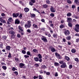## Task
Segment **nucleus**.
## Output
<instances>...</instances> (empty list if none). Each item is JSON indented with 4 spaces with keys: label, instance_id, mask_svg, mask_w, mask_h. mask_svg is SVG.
<instances>
[{
    "label": "nucleus",
    "instance_id": "4",
    "mask_svg": "<svg viewBox=\"0 0 79 79\" xmlns=\"http://www.w3.org/2000/svg\"><path fill=\"white\" fill-rule=\"evenodd\" d=\"M66 66V63L64 62L63 63V64H62L60 66V67L61 68H65Z\"/></svg>",
    "mask_w": 79,
    "mask_h": 79
},
{
    "label": "nucleus",
    "instance_id": "6",
    "mask_svg": "<svg viewBox=\"0 0 79 79\" xmlns=\"http://www.w3.org/2000/svg\"><path fill=\"white\" fill-rule=\"evenodd\" d=\"M31 22L30 21H28L27 22V25H28V27L29 28L30 27H31Z\"/></svg>",
    "mask_w": 79,
    "mask_h": 79
},
{
    "label": "nucleus",
    "instance_id": "9",
    "mask_svg": "<svg viewBox=\"0 0 79 79\" xmlns=\"http://www.w3.org/2000/svg\"><path fill=\"white\" fill-rule=\"evenodd\" d=\"M13 17L15 18H17L19 16V14L18 13H13Z\"/></svg>",
    "mask_w": 79,
    "mask_h": 79
},
{
    "label": "nucleus",
    "instance_id": "2",
    "mask_svg": "<svg viewBox=\"0 0 79 79\" xmlns=\"http://www.w3.org/2000/svg\"><path fill=\"white\" fill-rule=\"evenodd\" d=\"M75 31L77 32H79V31L78 30H79V25L78 24H77L75 25Z\"/></svg>",
    "mask_w": 79,
    "mask_h": 79
},
{
    "label": "nucleus",
    "instance_id": "42",
    "mask_svg": "<svg viewBox=\"0 0 79 79\" xmlns=\"http://www.w3.org/2000/svg\"><path fill=\"white\" fill-rule=\"evenodd\" d=\"M15 70H17V69H16V68L15 67H13L12 69V71H15Z\"/></svg>",
    "mask_w": 79,
    "mask_h": 79
},
{
    "label": "nucleus",
    "instance_id": "10",
    "mask_svg": "<svg viewBox=\"0 0 79 79\" xmlns=\"http://www.w3.org/2000/svg\"><path fill=\"white\" fill-rule=\"evenodd\" d=\"M64 33L66 35H69V31L68 30H66Z\"/></svg>",
    "mask_w": 79,
    "mask_h": 79
},
{
    "label": "nucleus",
    "instance_id": "38",
    "mask_svg": "<svg viewBox=\"0 0 79 79\" xmlns=\"http://www.w3.org/2000/svg\"><path fill=\"white\" fill-rule=\"evenodd\" d=\"M15 60L16 62H18V61H19V59L18 58H15Z\"/></svg>",
    "mask_w": 79,
    "mask_h": 79
},
{
    "label": "nucleus",
    "instance_id": "27",
    "mask_svg": "<svg viewBox=\"0 0 79 79\" xmlns=\"http://www.w3.org/2000/svg\"><path fill=\"white\" fill-rule=\"evenodd\" d=\"M33 10L34 11H37V12H38V13H39V14H40V12H39V10H37L36 9L34 8V9H33Z\"/></svg>",
    "mask_w": 79,
    "mask_h": 79
},
{
    "label": "nucleus",
    "instance_id": "37",
    "mask_svg": "<svg viewBox=\"0 0 79 79\" xmlns=\"http://www.w3.org/2000/svg\"><path fill=\"white\" fill-rule=\"evenodd\" d=\"M53 36L54 38H56V36H57V35L56 34H53Z\"/></svg>",
    "mask_w": 79,
    "mask_h": 79
},
{
    "label": "nucleus",
    "instance_id": "15",
    "mask_svg": "<svg viewBox=\"0 0 79 79\" xmlns=\"http://www.w3.org/2000/svg\"><path fill=\"white\" fill-rule=\"evenodd\" d=\"M10 48H11V47L9 46H7L6 47V49L7 50H10Z\"/></svg>",
    "mask_w": 79,
    "mask_h": 79
},
{
    "label": "nucleus",
    "instance_id": "56",
    "mask_svg": "<svg viewBox=\"0 0 79 79\" xmlns=\"http://www.w3.org/2000/svg\"><path fill=\"white\" fill-rule=\"evenodd\" d=\"M58 76V73H57V72H56L55 73V77H57V76Z\"/></svg>",
    "mask_w": 79,
    "mask_h": 79
},
{
    "label": "nucleus",
    "instance_id": "26",
    "mask_svg": "<svg viewBox=\"0 0 79 79\" xmlns=\"http://www.w3.org/2000/svg\"><path fill=\"white\" fill-rule=\"evenodd\" d=\"M31 18H34L35 16V15L34 14H31Z\"/></svg>",
    "mask_w": 79,
    "mask_h": 79
},
{
    "label": "nucleus",
    "instance_id": "28",
    "mask_svg": "<svg viewBox=\"0 0 79 79\" xmlns=\"http://www.w3.org/2000/svg\"><path fill=\"white\" fill-rule=\"evenodd\" d=\"M72 15L71 13H68L67 14V16H68L69 17H70V16H71Z\"/></svg>",
    "mask_w": 79,
    "mask_h": 79
},
{
    "label": "nucleus",
    "instance_id": "20",
    "mask_svg": "<svg viewBox=\"0 0 79 79\" xmlns=\"http://www.w3.org/2000/svg\"><path fill=\"white\" fill-rule=\"evenodd\" d=\"M34 60L35 61H39V59L37 57H35L34 58Z\"/></svg>",
    "mask_w": 79,
    "mask_h": 79
},
{
    "label": "nucleus",
    "instance_id": "63",
    "mask_svg": "<svg viewBox=\"0 0 79 79\" xmlns=\"http://www.w3.org/2000/svg\"><path fill=\"white\" fill-rule=\"evenodd\" d=\"M79 42V39L78 38L76 40V42Z\"/></svg>",
    "mask_w": 79,
    "mask_h": 79
},
{
    "label": "nucleus",
    "instance_id": "62",
    "mask_svg": "<svg viewBox=\"0 0 79 79\" xmlns=\"http://www.w3.org/2000/svg\"><path fill=\"white\" fill-rule=\"evenodd\" d=\"M25 27H26V28H27V27H28V25H27V24H26L25 25Z\"/></svg>",
    "mask_w": 79,
    "mask_h": 79
},
{
    "label": "nucleus",
    "instance_id": "54",
    "mask_svg": "<svg viewBox=\"0 0 79 79\" xmlns=\"http://www.w3.org/2000/svg\"><path fill=\"white\" fill-rule=\"evenodd\" d=\"M8 57H9V58H11V53H9Z\"/></svg>",
    "mask_w": 79,
    "mask_h": 79
},
{
    "label": "nucleus",
    "instance_id": "21",
    "mask_svg": "<svg viewBox=\"0 0 79 79\" xmlns=\"http://www.w3.org/2000/svg\"><path fill=\"white\" fill-rule=\"evenodd\" d=\"M76 49H73L71 50V52L73 53H76Z\"/></svg>",
    "mask_w": 79,
    "mask_h": 79
},
{
    "label": "nucleus",
    "instance_id": "23",
    "mask_svg": "<svg viewBox=\"0 0 79 79\" xmlns=\"http://www.w3.org/2000/svg\"><path fill=\"white\" fill-rule=\"evenodd\" d=\"M15 23L16 24H19V20H18V19H17L15 20Z\"/></svg>",
    "mask_w": 79,
    "mask_h": 79
},
{
    "label": "nucleus",
    "instance_id": "14",
    "mask_svg": "<svg viewBox=\"0 0 79 79\" xmlns=\"http://www.w3.org/2000/svg\"><path fill=\"white\" fill-rule=\"evenodd\" d=\"M74 3H76V5H79V0H74Z\"/></svg>",
    "mask_w": 79,
    "mask_h": 79
},
{
    "label": "nucleus",
    "instance_id": "55",
    "mask_svg": "<svg viewBox=\"0 0 79 79\" xmlns=\"http://www.w3.org/2000/svg\"><path fill=\"white\" fill-rule=\"evenodd\" d=\"M22 52L23 54H26V51H25L23 50L22 51Z\"/></svg>",
    "mask_w": 79,
    "mask_h": 79
},
{
    "label": "nucleus",
    "instance_id": "33",
    "mask_svg": "<svg viewBox=\"0 0 79 79\" xmlns=\"http://www.w3.org/2000/svg\"><path fill=\"white\" fill-rule=\"evenodd\" d=\"M2 68L4 70H6V66H3L2 67Z\"/></svg>",
    "mask_w": 79,
    "mask_h": 79
},
{
    "label": "nucleus",
    "instance_id": "36",
    "mask_svg": "<svg viewBox=\"0 0 79 79\" xmlns=\"http://www.w3.org/2000/svg\"><path fill=\"white\" fill-rule=\"evenodd\" d=\"M43 7L44 8H47V7H48V6L46 4H45L43 6Z\"/></svg>",
    "mask_w": 79,
    "mask_h": 79
},
{
    "label": "nucleus",
    "instance_id": "13",
    "mask_svg": "<svg viewBox=\"0 0 79 79\" xmlns=\"http://www.w3.org/2000/svg\"><path fill=\"white\" fill-rule=\"evenodd\" d=\"M33 27H34V28H36V29H38V28H39L37 25H36L35 24H33Z\"/></svg>",
    "mask_w": 79,
    "mask_h": 79
},
{
    "label": "nucleus",
    "instance_id": "17",
    "mask_svg": "<svg viewBox=\"0 0 79 79\" xmlns=\"http://www.w3.org/2000/svg\"><path fill=\"white\" fill-rule=\"evenodd\" d=\"M64 26L65 25L64 24H61V25H60V29H62V28H64Z\"/></svg>",
    "mask_w": 79,
    "mask_h": 79
},
{
    "label": "nucleus",
    "instance_id": "59",
    "mask_svg": "<svg viewBox=\"0 0 79 79\" xmlns=\"http://www.w3.org/2000/svg\"><path fill=\"white\" fill-rule=\"evenodd\" d=\"M23 17V16L21 14H20L19 16V18H21Z\"/></svg>",
    "mask_w": 79,
    "mask_h": 79
},
{
    "label": "nucleus",
    "instance_id": "58",
    "mask_svg": "<svg viewBox=\"0 0 79 79\" xmlns=\"http://www.w3.org/2000/svg\"><path fill=\"white\" fill-rule=\"evenodd\" d=\"M72 67H73V65H69V68L70 69H71V68H72Z\"/></svg>",
    "mask_w": 79,
    "mask_h": 79
},
{
    "label": "nucleus",
    "instance_id": "29",
    "mask_svg": "<svg viewBox=\"0 0 79 79\" xmlns=\"http://www.w3.org/2000/svg\"><path fill=\"white\" fill-rule=\"evenodd\" d=\"M65 59L66 60H67L68 61H69V57L66 56H65Z\"/></svg>",
    "mask_w": 79,
    "mask_h": 79
},
{
    "label": "nucleus",
    "instance_id": "40",
    "mask_svg": "<svg viewBox=\"0 0 79 79\" xmlns=\"http://www.w3.org/2000/svg\"><path fill=\"white\" fill-rule=\"evenodd\" d=\"M75 60L76 61H77V62H79V59L78 58H76L75 59Z\"/></svg>",
    "mask_w": 79,
    "mask_h": 79
},
{
    "label": "nucleus",
    "instance_id": "43",
    "mask_svg": "<svg viewBox=\"0 0 79 79\" xmlns=\"http://www.w3.org/2000/svg\"><path fill=\"white\" fill-rule=\"evenodd\" d=\"M67 3H69V4H71V3H72V2H71V1H70L69 0H68L67 1Z\"/></svg>",
    "mask_w": 79,
    "mask_h": 79
},
{
    "label": "nucleus",
    "instance_id": "57",
    "mask_svg": "<svg viewBox=\"0 0 79 79\" xmlns=\"http://www.w3.org/2000/svg\"><path fill=\"white\" fill-rule=\"evenodd\" d=\"M27 32H29V33H31V31L29 29L27 30Z\"/></svg>",
    "mask_w": 79,
    "mask_h": 79
},
{
    "label": "nucleus",
    "instance_id": "19",
    "mask_svg": "<svg viewBox=\"0 0 79 79\" xmlns=\"http://www.w3.org/2000/svg\"><path fill=\"white\" fill-rule=\"evenodd\" d=\"M13 21V19H12V18H9L8 19L7 22L8 23H10V22H11Z\"/></svg>",
    "mask_w": 79,
    "mask_h": 79
},
{
    "label": "nucleus",
    "instance_id": "16",
    "mask_svg": "<svg viewBox=\"0 0 79 79\" xmlns=\"http://www.w3.org/2000/svg\"><path fill=\"white\" fill-rule=\"evenodd\" d=\"M24 10L25 11L26 13H27V12H28V11H29V9L27 8H25Z\"/></svg>",
    "mask_w": 79,
    "mask_h": 79
},
{
    "label": "nucleus",
    "instance_id": "32",
    "mask_svg": "<svg viewBox=\"0 0 79 79\" xmlns=\"http://www.w3.org/2000/svg\"><path fill=\"white\" fill-rule=\"evenodd\" d=\"M66 39L68 40H69L71 39V37L70 36H68L66 38Z\"/></svg>",
    "mask_w": 79,
    "mask_h": 79
},
{
    "label": "nucleus",
    "instance_id": "53",
    "mask_svg": "<svg viewBox=\"0 0 79 79\" xmlns=\"http://www.w3.org/2000/svg\"><path fill=\"white\" fill-rule=\"evenodd\" d=\"M17 37L18 38H19V37H21V35H20L19 34H18L17 35Z\"/></svg>",
    "mask_w": 79,
    "mask_h": 79
},
{
    "label": "nucleus",
    "instance_id": "48",
    "mask_svg": "<svg viewBox=\"0 0 79 79\" xmlns=\"http://www.w3.org/2000/svg\"><path fill=\"white\" fill-rule=\"evenodd\" d=\"M64 63V61L63 60H61L60 62H59V63H60V64H63Z\"/></svg>",
    "mask_w": 79,
    "mask_h": 79
},
{
    "label": "nucleus",
    "instance_id": "49",
    "mask_svg": "<svg viewBox=\"0 0 79 79\" xmlns=\"http://www.w3.org/2000/svg\"><path fill=\"white\" fill-rule=\"evenodd\" d=\"M31 2L33 3H34L35 2V0H31Z\"/></svg>",
    "mask_w": 79,
    "mask_h": 79
},
{
    "label": "nucleus",
    "instance_id": "34",
    "mask_svg": "<svg viewBox=\"0 0 79 79\" xmlns=\"http://www.w3.org/2000/svg\"><path fill=\"white\" fill-rule=\"evenodd\" d=\"M7 37H6V35H3L2 36V39H5V40H6V39Z\"/></svg>",
    "mask_w": 79,
    "mask_h": 79
},
{
    "label": "nucleus",
    "instance_id": "47",
    "mask_svg": "<svg viewBox=\"0 0 79 79\" xmlns=\"http://www.w3.org/2000/svg\"><path fill=\"white\" fill-rule=\"evenodd\" d=\"M39 79H43V78H42V76L39 75Z\"/></svg>",
    "mask_w": 79,
    "mask_h": 79
},
{
    "label": "nucleus",
    "instance_id": "39",
    "mask_svg": "<svg viewBox=\"0 0 79 79\" xmlns=\"http://www.w3.org/2000/svg\"><path fill=\"white\" fill-rule=\"evenodd\" d=\"M50 16H51V17H54L55 16V15H54V14L51 13L50 15Z\"/></svg>",
    "mask_w": 79,
    "mask_h": 79
},
{
    "label": "nucleus",
    "instance_id": "22",
    "mask_svg": "<svg viewBox=\"0 0 79 79\" xmlns=\"http://www.w3.org/2000/svg\"><path fill=\"white\" fill-rule=\"evenodd\" d=\"M27 54L28 55H29L30 56H32V55L31 54V52L29 51H28L27 52Z\"/></svg>",
    "mask_w": 79,
    "mask_h": 79
},
{
    "label": "nucleus",
    "instance_id": "18",
    "mask_svg": "<svg viewBox=\"0 0 79 79\" xmlns=\"http://www.w3.org/2000/svg\"><path fill=\"white\" fill-rule=\"evenodd\" d=\"M59 65H60L59 63L56 62H54V66H58Z\"/></svg>",
    "mask_w": 79,
    "mask_h": 79
},
{
    "label": "nucleus",
    "instance_id": "50",
    "mask_svg": "<svg viewBox=\"0 0 79 79\" xmlns=\"http://www.w3.org/2000/svg\"><path fill=\"white\" fill-rule=\"evenodd\" d=\"M19 32L21 33V35H24V33H23V31H21L19 30Z\"/></svg>",
    "mask_w": 79,
    "mask_h": 79
},
{
    "label": "nucleus",
    "instance_id": "51",
    "mask_svg": "<svg viewBox=\"0 0 79 79\" xmlns=\"http://www.w3.org/2000/svg\"><path fill=\"white\" fill-rule=\"evenodd\" d=\"M19 32L21 33V35H24V33H23V31H21L19 30Z\"/></svg>",
    "mask_w": 79,
    "mask_h": 79
},
{
    "label": "nucleus",
    "instance_id": "12",
    "mask_svg": "<svg viewBox=\"0 0 79 79\" xmlns=\"http://www.w3.org/2000/svg\"><path fill=\"white\" fill-rule=\"evenodd\" d=\"M0 21L1 22V23H6V21L5 20L2 19V17L1 18H0Z\"/></svg>",
    "mask_w": 79,
    "mask_h": 79
},
{
    "label": "nucleus",
    "instance_id": "41",
    "mask_svg": "<svg viewBox=\"0 0 79 79\" xmlns=\"http://www.w3.org/2000/svg\"><path fill=\"white\" fill-rule=\"evenodd\" d=\"M38 56L39 57V59L42 58V56H41V55H40V54H39L38 55Z\"/></svg>",
    "mask_w": 79,
    "mask_h": 79
},
{
    "label": "nucleus",
    "instance_id": "31",
    "mask_svg": "<svg viewBox=\"0 0 79 79\" xmlns=\"http://www.w3.org/2000/svg\"><path fill=\"white\" fill-rule=\"evenodd\" d=\"M33 52L34 53H37V50L36 49H34L33 50Z\"/></svg>",
    "mask_w": 79,
    "mask_h": 79
},
{
    "label": "nucleus",
    "instance_id": "11",
    "mask_svg": "<svg viewBox=\"0 0 79 79\" xmlns=\"http://www.w3.org/2000/svg\"><path fill=\"white\" fill-rule=\"evenodd\" d=\"M50 10L51 12H52L53 13L55 12V9L53 8V7L52 6H51L50 8Z\"/></svg>",
    "mask_w": 79,
    "mask_h": 79
},
{
    "label": "nucleus",
    "instance_id": "61",
    "mask_svg": "<svg viewBox=\"0 0 79 79\" xmlns=\"http://www.w3.org/2000/svg\"><path fill=\"white\" fill-rule=\"evenodd\" d=\"M41 21H42V22H43V23H44V22H45V20L44 19H42L41 20Z\"/></svg>",
    "mask_w": 79,
    "mask_h": 79
},
{
    "label": "nucleus",
    "instance_id": "5",
    "mask_svg": "<svg viewBox=\"0 0 79 79\" xmlns=\"http://www.w3.org/2000/svg\"><path fill=\"white\" fill-rule=\"evenodd\" d=\"M41 40H43V41L44 42H48V41L47 40L46 37H43L41 38Z\"/></svg>",
    "mask_w": 79,
    "mask_h": 79
},
{
    "label": "nucleus",
    "instance_id": "8",
    "mask_svg": "<svg viewBox=\"0 0 79 79\" xmlns=\"http://www.w3.org/2000/svg\"><path fill=\"white\" fill-rule=\"evenodd\" d=\"M25 64L23 63H20L19 64V67L20 68H23V66H24Z\"/></svg>",
    "mask_w": 79,
    "mask_h": 79
},
{
    "label": "nucleus",
    "instance_id": "35",
    "mask_svg": "<svg viewBox=\"0 0 79 79\" xmlns=\"http://www.w3.org/2000/svg\"><path fill=\"white\" fill-rule=\"evenodd\" d=\"M46 3H47L48 4H50V2L48 0H47L46 1Z\"/></svg>",
    "mask_w": 79,
    "mask_h": 79
},
{
    "label": "nucleus",
    "instance_id": "45",
    "mask_svg": "<svg viewBox=\"0 0 79 79\" xmlns=\"http://www.w3.org/2000/svg\"><path fill=\"white\" fill-rule=\"evenodd\" d=\"M75 5H72V8H73V9H74V8H75Z\"/></svg>",
    "mask_w": 79,
    "mask_h": 79
},
{
    "label": "nucleus",
    "instance_id": "25",
    "mask_svg": "<svg viewBox=\"0 0 79 79\" xmlns=\"http://www.w3.org/2000/svg\"><path fill=\"white\" fill-rule=\"evenodd\" d=\"M19 29L20 31H21V32H23V28L19 26Z\"/></svg>",
    "mask_w": 79,
    "mask_h": 79
},
{
    "label": "nucleus",
    "instance_id": "44",
    "mask_svg": "<svg viewBox=\"0 0 79 79\" xmlns=\"http://www.w3.org/2000/svg\"><path fill=\"white\" fill-rule=\"evenodd\" d=\"M14 73L16 76H18V72H14Z\"/></svg>",
    "mask_w": 79,
    "mask_h": 79
},
{
    "label": "nucleus",
    "instance_id": "24",
    "mask_svg": "<svg viewBox=\"0 0 79 79\" xmlns=\"http://www.w3.org/2000/svg\"><path fill=\"white\" fill-rule=\"evenodd\" d=\"M42 68L43 69H47V66L45 65H43L41 66Z\"/></svg>",
    "mask_w": 79,
    "mask_h": 79
},
{
    "label": "nucleus",
    "instance_id": "3",
    "mask_svg": "<svg viewBox=\"0 0 79 79\" xmlns=\"http://www.w3.org/2000/svg\"><path fill=\"white\" fill-rule=\"evenodd\" d=\"M49 50H51L52 52H55L56 51L55 49V48H54L52 46L49 47Z\"/></svg>",
    "mask_w": 79,
    "mask_h": 79
},
{
    "label": "nucleus",
    "instance_id": "7",
    "mask_svg": "<svg viewBox=\"0 0 79 79\" xmlns=\"http://www.w3.org/2000/svg\"><path fill=\"white\" fill-rule=\"evenodd\" d=\"M67 22L68 23H71L72 22V19L70 18H67Z\"/></svg>",
    "mask_w": 79,
    "mask_h": 79
},
{
    "label": "nucleus",
    "instance_id": "1",
    "mask_svg": "<svg viewBox=\"0 0 79 79\" xmlns=\"http://www.w3.org/2000/svg\"><path fill=\"white\" fill-rule=\"evenodd\" d=\"M14 29H13V27H10L8 28V30L9 31V33L10 34H15V32L12 31H13Z\"/></svg>",
    "mask_w": 79,
    "mask_h": 79
},
{
    "label": "nucleus",
    "instance_id": "60",
    "mask_svg": "<svg viewBox=\"0 0 79 79\" xmlns=\"http://www.w3.org/2000/svg\"><path fill=\"white\" fill-rule=\"evenodd\" d=\"M1 16H5V14L4 13H2L1 14Z\"/></svg>",
    "mask_w": 79,
    "mask_h": 79
},
{
    "label": "nucleus",
    "instance_id": "52",
    "mask_svg": "<svg viewBox=\"0 0 79 79\" xmlns=\"http://www.w3.org/2000/svg\"><path fill=\"white\" fill-rule=\"evenodd\" d=\"M24 57H25V58H29V56L25 55L24 56Z\"/></svg>",
    "mask_w": 79,
    "mask_h": 79
},
{
    "label": "nucleus",
    "instance_id": "30",
    "mask_svg": "<svg viewBox=\"0 0 79 79\" xmlns=\"http://www.w3.org/2000/svg\"><path fill=\"white\" fill-rule=\"evenodd\" d=\"M68 25L69 26V27H73V24L71 23H69Z\"/></svg>",
    "mask_w": 79,
    "mask_h": 79
},
{
    "label": "nucleus",
    "instance_id": "46",
    "mask_svg": "<svg viewBox=\"0 0 79 79\" xmlns=\"http://www.w3.org/2000/svg\"><path fill=\"white\" fill-rule=\"evenodd\" d=\"M55 55H56V56H57V57H58L59 55H60V54H58V53L56 52L55 53Z\"/></svg>",
    "mask_w": 79,
    "mask_h": 79
},
{
    "label": "nucleus",
    "instance_id": "64",
    "mask_svg": "<svg viewBox=\"0 0 79 79\" xmlns=\"http://www.w3.org/2000/svg\"><path fill=\"white\" fill-rule=\"evenodd\" d=\"M29 5H31V6H32V5H33V4H32L31 2H29Z\"/></svg>",
    "mask_w": 79,
    "mask_h": 79
}]
</instances>
